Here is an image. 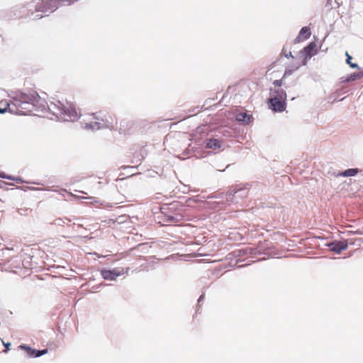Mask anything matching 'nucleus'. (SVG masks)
Instances as JSON below:
<instances>
[{
  "mask_svg": "<svg viewBox=\"0 0 363 363\" xmlns=\"http://www.w3.org/2000/svg\"><path fill=\"white\" fill-rule=\"evenodd\" d=\"M363 77V72L353 73L350 74L348 78V81H354L357 79H360Z\"/></svg>",
  "mask_w": 363,
  "mask_h": 363,
  "instance_id": "obj_19",
  "label": "nucleus"
},
{
  "mask_svg": "<svg viewBox=\"0 0 363 363\" xmlns=\"http://www.w3.org/2000/svg\"><path fill=\"white\" fill-rule=\"evenodd\" d=\"M358 169H348L344 172L339 173L338 175L342 177H352L356 175L358 173Z\"/></svg>",
  "mask_w": 363,
  "mask_h": 363,
  "instance_id": "obj_17",
  "label": "nucleus"
},
{
  "mask_svg": "<svg viewBox=\"0 0 363 363\" xmlns=\"http://www.w3.org/2000/svg\"><path fill=\"white\" fill-rule=\"evenodd\" d=\"M133 128V123L131 122L124 121L121 123L120 132L123 134H128Z\"/></svg>",
  "mask_w": 363,
  "mask_h": 363,
  "instance_id": "obj_14",
  "label": "nucleus"
},
{
  "mask_svg": "<svg viewBox=\"0 0 363 363\" xmlns=\"http://www.w3.org/2000/svg\"><path fill=\"white\" fill-rule=\"evenodd\" d=\"M220 147H221V143L220 140H218L217 139L211 138L207 141V143H206L207 148L213 149V150H216L220 149Z\"/></svg>",
  "mask_w": 363,
  "mask_h": 363,
  "instance_id": "obj_13",
  "label": "nucleus"
},
{
  "mask_svg": "<svg viewBox=\"0 0 363 363\" xmlns=\"http://www.w3.org/2000/svg\"><path fill=\"white\" fill-rule=\"evenodd\" d=\"M316 52V44L311 42L300 52V54L303 57L302 60H305L306 62L307 60L311 56L315 55Z\"/></svg>",
  "mask_w": 363,
  "mask_h": 363,
  "instance_id": "obj_8",
  "label": "nucleus"
},
{
  "mask_svg": "<svg viewBox=\"0 0 363 363\" xmlns=\"http://www.w3.org/2000/svg\"><path fill=\"white\" fill-rule=\"evenodd\" d=\"M311 35V33L310 28L307 26L303 27L299 32L298 36L297 37V40L298 42L306 40L310 38Z\"/></svg>",
  "mask_w": 363,
  "mask_h": 363,
  "instance_id": "obj_11",
  "label": "nucleus"
},
{
  "mask_svg": "<svg viewBox=\"0 0 363 363\" xmlns=\"http://www.w3.org/2000/svg\"><path fill=\"white\" fill-rule=\"evenodd\" d=\"M26 108H23L22 109H18L16 108L15 104H13V101L12 102H0V113H5L6 112H9L11 113H26L28 111H26Z\"/></svg>",
  "mask_w": 363,
  "mask_h": 363,
  "instance_id": "obj_6",
  "label": "nucleus"
},
{
  "mask_svg": "<svg viewBox=\"0 0 363 363\" xmlns=\"http://www.w3.org/2000/svg\"><path fill=\"white\" fill-rule=\"evenodd\" d=\"M48 109L56 115L57 117L61 118L64 121H75L79 118V113L74 106L68 101L62 103L60 101L52 102L49 106H47Z\"/></svg>",
  "mask_w": 363,
  "mask_h": 363,
  "instance_id": "obj_2",
  "label": "nucleus"
},
{
  "mask_svg": "<svg viewBox=\"0 0 363 363\" xmlns=\"http://www.w3.org/2000/svg\"><path fill=\"white\" fill-rule=\"evenodd\" d=\"M0 177L1 178H5V176H4V173H1L0 172Z\"/></svg>",
  "mask_w": 363,
  "mask_h": 363,
  "instance_id": "obj_22",
  "label": "nucleus"
},
{
  "mask_svg": "<svg viewBox=\"0 0 363 363\" xmlns=\"http://www.w3.org/2000/svg\"><path fill=\"white\" fill-rule=\"evenodd\" d=\"M61 5L60 0H42L35 6V11L41 13H52Z\"/></svg>",
  "mask_w": 363,
  "mask_h": 363,
  "instance_id": "obj_4",
  "label": "nucleus"
},
{
  "mask_svg": "<svg viewBox=\"0 0 363 363\" xmlns=\"http://www.w3.org/2000/svg\"><path fill=\"white\" fill-rule=\"evenodd\" d=\"M94 118H96L97 121L91 122L89 124H86V128H89L93 130H98L104 125V120L102 118L100 119L96 116H94Z\"/></svg>",
  "mask_w": 363,
  "mask_h": 363,
  "instance_id": "obj_12",
  "label": "nucleus"
},
{
  "mask_svg": "<svg viewBox=\"0 0 363 363\" xmlns=\"http://www.w3.org/2000/svg\"><path fill=\"white\" fill-rule=\"evenodd\" d=\"M306 65L305 60H301L299 62H296L290 65H289L284 73L280 79H277L273 82V84L274 87H281L283 85L284 79H285L287 76L292 74L295 71L298 70L299 67Z\"/></svg>",
  "mask_w": 363,
  "mask_h": 363,
  "instance_id": "obj_5",
  "label": "nucleus"
},
{
  "mask_svg": "<svg viewBox=\"0 0 363 363\" xmlns=\"http://www.w3.org/2000/svg\"><path fill=\"white\" fill-rule=\"evenodd\" d=\"M13 104L18 109L26 108V113H14L17 115H30L33 113L34 108L43 110L47 106L45 99H42L39 94L33 90L28 91L27 93L20 92L16 94L13 99Z\"/></svg>",
  "mask_w": 363,
  "mask_h": 363,
  "instance_id": "obj_1",
  "label": "nucleus"
},
{
  "mask_svg": "<svg viewBox=\"0 0 363 363\" xmlns=\"http://www.w3.org/2000/svg\"><path fill=\"white\" fill-rule=\"evenodd\" d=\"M330 250L336 253H340L347 247V244L345 242H335L328 245Z\"/></svg>",
  "mask_w": 363,
  "mask_h": 363,
  "instance_id": "obj_9",
  "label": "nucleus"
},
{
  "mask_svg": "<svg viewBox=\"0 0 363 363\" xmlns=\"http://www.w3.org/2000/svg\"><path fill=\"white\" fill-rule=\"evenodd\" d=\"M286 93L280 88L270 89V97L268 99L269 108L274 112H283L286 107Z\"/></svg>",
  "mask_w": 363,
  "mask_h": 363,
  "instance_id": "obj_3",
  "label": "nucleus"
},
{
  "mask_svg": "<svg viewBox=\"0 0 363 363\" xmlns=\"http://www.w3.org/2000/svg\"><path fill=\"white\" fill-rule=\"evenodd\" d=\"M183 216L180 214H175L174 216H169L166 220L172 223H178L182 220Z\"/></svg>",
  "mask_w": 363,
  "mask_h": 363,
  "instance_id": "obj_16",
  "label": "nucleus"
},
{
  "mask_svg": "<svg viewBox=\"0 0 363 363\" xmlns=\"http://www.w3.org/2000/svg\"><path fill=\"white\" fill-rule=\"evenodd\" d=\"M101 275L104 279L114 280L121 275V272L117 269H103L101 270Z\"/></svg>",
  "mask_w": 363,
  "mask_h": 363,
  "instance_id": "obj_10",
  "label": "nucleus"
},
{
  "mask_svg": "<svg viewBox=\"0 0 363 363\" xmlns=\"http://www.w3.org/2000/svg\"><path fill=\"white\" fill-rule=\"evenodd\" d=\"M251 118V116L245 112L239 113L236 115L237 121H242L246 123H250Z\"/></svg>",
  "mask_w": 363,
  "mask_h": 363,
  "instance_id": "obj_15",
  "label": "nucleus"
},
{
  "mask_svg": "<svg viewBox=\"0 0 363 363\" xmlns=\"http://www.w3.org/2000/svg\"><path fill=\"white\" fill-rule=\"evenodd\" d=\"M275 67V65H272L271 67L267 72V74L271 76L270 79H272V77L275 72H281V70L276 69Z\"/></svg>",
  "mask_w": 363,
  "mask_h": 363,
  "instance_id": "obj_18",
  "label": "nucleus"
},
{
  "mask_svg": "<svg viewBox=\"0 0 363 363\" xmlns=\"http://www.w3.org/2000/svg\"><path fill=\"white\" fill-rule=\"evenodd\" d=\"M346 56H347V60H346V62L352 68H357L358 67L357 64L356 63H352V57L349 55V53L347 52H346Z\"/></svg>",
  "mask_w": 363,
  "mask_h": 363,
  "instance_id": "obj_20",
  "label": "nucleus"
},
{
  "mask_svg": "<svg viewBox=\"0 0 363 363\" xmlns=\"http://www.w3.org/2000/svg\"><path fill=\"white\" fill-rule=\"evenodd\" d=\"M43 16V15H40V16H38V18H41Z\"/></svg>",
  "mask_w": 363,
  "mask_h": 363,
  "instance_id": "obj_23",
  "label": "nucleus"
},
{
  "mask_svg": "<svg viewBox=\"0 0 363 363\" xmlns=\"http://www.w3.org/2000/svg\"><path fill=\"white\" fill-rule=\"evenodd\" d=\"M18 348L24 350L27 356L30 357H38L48 353L47 349L43 350H37L26 345H19Z\"/></svg>",
  "mask_w": 363,
  "mask_h": 363,
  "instance_id": "obj_7",
  "label": "nucleus"
},
{
  "mask_svg": "<svg viewBox=\"0 0 363 363\" xmlns=\"http://www.w3.org/2000/svg\"><path fill=\"white\" fill-rule=\"evenodd\" d=\"M3 344L5 346V347L6 348V350L4 351L5 352H7L8 350H9V347L11 345V343L9 342H7V343H5L4 342H3Z\"/></svg>",
  "mask_w": 363,
  "mask_h": 363,
  "instance_id": "obj_21",
  "label": "nucleus"
}]
</instances>
